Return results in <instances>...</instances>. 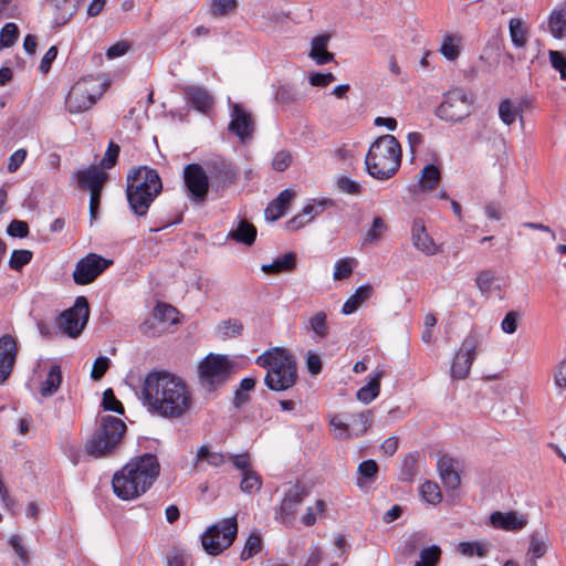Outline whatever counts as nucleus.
Masks as SVG:
<instances>
[{
  "mask_svg": "<svg viewBox=\"0 0 566 566\" xmlns=\"http://www.w3.org/2000/svg\"><path fill=\"white\" fill-rule=\"evenodd\" d=\"M144 402L148 411L176 419L190 410L192 395L181 377L165 369H155L144 378Z\"/></svg>",
  "mask_w": 566,
  "mask_h": 566,
  "instance_id": "obj_1",
  "label": "nucleus"
},
{
  "mask_svg": "<svg viewBox=\"0 0 566 566\" xmlns=\"http://www.w3.org/2000/svg\"><path fill=\"white\" fill-rule=\"evenodd\" d=\"M255 363L266 369L264 384L270 390L285 391L296 384V360L289 349L272 347L259 355Z\"/></svg>",
  "mask_w": 566,
  "mask_h": 566,
  "instance_id": "obj_2",
  "label": "nucleus"
},
{
  "mask_svg": "<svg viewBox=\"0 0 566 566\" xmlns=\"http://www.w3.org/2000/svg\"><path fill=\"white\" fill-rule=\"evenodd\" d=\"M402 149L398 139L389 134L379 136L365 157L367 172L375 179L387 180L400 168Z\"/></svg>",
  "mask_w": 566,
  "mask_h": 566,
  "instance_id": "obj_3",
  "label": "nucleus"
},
{
  "mask_svg": "<svg viewBox=\"0 0 566 566\" xmlns=\"http://www.w3.org/2000/svg\"><path fill=\"white\" fill-rule=\"evenodd\" d=\"M126 432V424L119 418L103 416L95 433L85 444V451L93 458H103L115 452Z\"/></svg>",
  "mask_w": 566,
  "mask_h": 566,
  "instance_id": "obj_4",
  "label": "nucleus"
},
{
  "mask_svg": "<svg viewBox=\"0 0 566 566\" xmlns=\"http://www.w3.org/2000/svg\"><path fill=\"white\" fill-rule=\"evenodd\" d=\"M107 84L93 76L77 81L70 90L65 107L71 114L88 111L106 91Z\"/></svg>",
  "mask_w": 566,
  "mask_h": 566,
  "instance_id": "obj_5",
  "label": "nucleus"
},
{
  "mask_svg": "<svg viewBox=\"0 0 566 566\" xmlns=\"http://www.w3.org/2000/svg\"><path fill=\"white\" fill-rule=\"evenodd\" d=\"M237 534L238 522L235 516L224 518L209 526L202 534V548L209 555H220L232 545Z\"/></svg>",
  "mask_w": 566,
  "mask_h": 566,
  "instance_id": "obj_6",
  "label": "nucleus"
},
{
  "mask_svg": "<svg viewBox=\"0 0 566 566\" xmlns=\"http://www.w3.org/2000/svg\"><path fill=\"white\" fill-rule=\"evenodd\" d=\"M142 482V457L133 458L112 480L114 493L124 501L138 496Z\"/></svg>",
  "mask_w": 566,
  "mask_h": 566,
  "instance_id": "obj_7",
  "label": "nucleus"
},
{
  "mask_svg": "<svg viewBox=\"0 0 566 566\" xmlns=\"http://www.w3.org/2000/svg\"><path fill=\"white\" fill-rule=\"evenodd\" d=\"M371 417L373 415L370 410H366L357 415H334L331 418L329 423L336 432V438H358L369 429L371 423Z\"/></svg>",
  "mask_w": 566,
  "mask_h": 566,
  "instance_id": "obj_8",
  "label": "nucleus"
},
{
  "mask_svg": "<svg viewBox=\"0 0 566 566\" xmlns=\"http://www.w3.org/2000/svg\"><path fill=\"white\" fill-rule=\"evenodd\" d=\"M472 112V99L462 88L449 91L437 109L439 118L447 122H460Z\"/></svg>",
  "mask_w": 566,
  "mask_h": 566,
  "instance_id": "obj_9",
  "label": "nucleus"
},
{
  "mask_svg": "<svg viewBox=\"0 0 566 566\" xmlns=\"http://www.w3.org/2000/svg\"><path fill=\"white\" fill-rule=\"evenodd\" d=\"M180 322V313L175 306L158 303L151 317L144 323V335L151 337L164 335L171 332V327L179 325Z\"/></svg>",
  "mask_w": 566,
  "mask_h": 566,
  "instance_id": "obj_10",
  "label": "nucleus"
},
{
  "mask_svg": "<svg viewBox=\"0 0 566 566\" xmlns=\"http://www.w3.org/2000/svg\"><path fill=\"white\" fill-rule=\"evenodd\" d=\"M90 317L88 302L84 296H77L74 305L61 313L59 326L67 336L77 337Z\"/></svg>",
  "mask_w": 566,
  "mask_h": 566,
  "instance_id": "obj_11",
  "label": "nucleus"
},
{
  "mask_svg": "<svg viewBox=\"0 0 566 566\" xmlns=\"http://www.w3.org/2000/svg\"><path fill=\"white\" fill-rule=\"evenodd\" d=\"M479 344V336L473 333H470L463 339L451 364L450 375L452 379L462 380L469 376Z\"/></svg>",
  "mask_w": 566,
  "mask_h": 566,
  "instance_id": "obj_12",
  "label": "nucleus"
},
{
  "mask_svg": "<svg viewBox=\"0 0 566 566\" xmlns=\"http://www.w3.org/2000/svg\"><path fill=\"white\" fill-rule=\"evenodd\" d=\"M231 361L224 355L209 354L199 364L198 373L201 380L209 385L226 381L231 373Z\"/></svg>",
  "mask_w": 566,
  "mask_h": 566,
  "instance_id": "obj_13",
  "label": "nucleus"
},
{
  "mask_svg": "<svg viewBox=\"0 0 566 566\" xmlns=\"http://www.w3.org/2000/svg\"><path fill=\"white\" fill-rule=\"evenodd\" d=\"M112 263V260H107L95 253H88L76 262L72 274L73 280L77 285L90 284Z\"/></svg>",
  "mask_w": 566,
  "mask_h": 566,
  "instance_id": "obj_14",
  "label": "nucleus"
},
{
  "mask_svg": "<svg viewBox=\"0 0 566 566\" xmlns=\"http://www.w3.org/2000/svg\"><path fill=\"white\" fill-rule=\"evenodd\" d=\"M184 180L190 199L197 203L205 201L209 190V178L198 164H189L184 168Z\"/></svg>",
  "mask_w": 566,
  "mask_h": 566,
  "instance_id": "obj_15",
  "label": "nucleus"
},
{
  "mask_svg": "<svg viewBox=\"0 0 566 566\" xmlns=\"http://www.w3.org/2000/svg\"><path fill=\"white\" fill-rule=\"evenodd\" d=\"M411 242L416 250L427 256H432L442 251L441 245L438 244L433 238L428 233L424 221L416 218L411 226Z\"/></svg>",
  "mask_w": 566,
  "mask_h": 566,
  "instance_id": "obj_16",
  "label": "nucleus"
},
{
  "mask_svg": "<svg viewBox=\"0 0 566 566\" xmlns=\"http://www.w3.org/2000/svg\"><path fill=\"white\" fill-rule=\"evenodd\" d=\"M229 130L241 142L250 139L254 133V120L250 113L238 104L231 106V122Z\"/></svg>",
  "mask_w": 566,
  "mask_h": 566,
  "instance_id": "obj_17",
  "label": "nucleus"
},
{
  "mask_svg": "<svg viewBox=\"0 0 566 566\" xmlns=\"http://www.w3.org/2000/svg\"><path fill=\"white\" fill-rule=\"evenodd\" d=\"M307 494V488L301 483H296L291 486L281 502L277 512V518H280L282 522L290 521L295 515L298 505L303 502Z\"/></svg>",
  "mask_w": 566,
  "mask_h": 566,
  "instance_id": "obj_18",
  "label": "nucleus"
},
{
  "mask_svg": "<svg viewBox=\"0 0 566 566\" xmlns=\"http://www.w3.org/2000/svg\"><path fill=\"white\" fill-rule=\"evenodd\" d=\"M18 354L17 343L11 335L0 337V385L11 375Z\"/></svg>",
  "mask_w": 566,
  "mask_h": 566,
  "instance_id": "obj_19",
  "label": "nucleus"
},
{
  "mask_svg": "<svg viewBox=\"0 0 566 566\" xmlns=\"http://www.w3.org/2000/svg\"><path fill=\"white\" fill-rule=\"evenodd\" d=\"M126 197L132 211L142 216V166H134L126 177Z\"/></svg>",
  "mask_w": 566,
  "mask_h": 566,
  "instance_id": "obj_20",
  "label": "nucleus"
},
{
  "mask_svg": "<svg viewBox=\"0 0 566 566\" xmlns=\"http://www.w3.org/2000/svg\"><path fill=\"white\" fill-rule=\"evenodd\" d=\"M490 524L496 530L506 532H516L524 528L527 525V518L523 514H518L515 511L510 512H493L490 515Z\"/></svg>",
  "mask_w": 566,
  "mask_h": 566,
  "instance_id": "obj_21",
  "label": "nucleus"
},
{
  "mask_svg": "<svg viewBox=\"0 0 566 566\" xmlns=\"http://www.w3.org/2000/svg\"><path fill=\"white\" fill-rule=\"evenodd\" d=\"M333 201L323 199V200H312L310 203H307L303 210L302 213L293 217L287 222V228L290 230H298L302 227H304L306 223L311 222L316 216L322 213L327 206H332Z\"/></svg>",
  "mask_w": 566,
  "mask_h": 566,
  "instance_id": "obj_22",
  "label": "nucleus"
},
{
  "mask_svg": "<svg viewBox=\"0 0 566 566\" xmlns=\"http://www.w3.org/2000/svg\"><path fill=\"white\" fill-rule=\"evenodd\" d=\"M163 190V181L155 169L144 166V214Z\"/></svg>",
  "mask_w": 566,
  "mask_h": 566,
  "instance_id": "obj_23",
  "label": "nucleus"
},
{
  "mask_svg": "<svg viewBox=\"0 0 566 566\" xmlns=\"http://www.w3.org/2000/svg\"><path fill=\"white\" fill-rule=\"evenodd\" d=\"M78 186L83 189L92 191H102L107 179V174L99 168L92 166L87 169L80 170L76 174Z\"/></svg>",
  "mask_w": 566,
  "mask_h": 566,
  "instance_id": "obj_24",
  "label": "nucleus"
},
{
  "mask_svg": "<svg viewBox=\"0 0 566 566\" xmlns=\"http://www.w3.org/2000/svg\"><path fill=\"white\" fill-rule=\"evenodd\" d=\"M295 192L291 189H285L279 193V196L272 200L264 211L265 219L269 221H275L284 216L289 205L294 199Z\"/></svg>",
  "mask_w": 566,
  "mask_h": 566,
  "instance_id": "obj_25",
  "label": "nucleus"
},
{
  "mask_svg": "<svg viewBox=\"0 0 566 566\" xmlns=\"http://www.w3.org/2000/svg\"><path fill=\"white\" fill-rule=\"evenodd\" d=\"M439 476L446 488L455 490L461 483L459 473L454 469V461L448 455H443L438 460Z\"/></svg>",
  "mask_w": 566,
  "mask_h": 566,
  "instance_id": "obj_26",
  "label": "nucleus"
},
{
  "mask_svg": "<svg viewBox=\"0 0 566 566\" xmlns=\"http://www.w3.org/2000/svg\"><path fill=\"white\" fill-rule=\"evenodd\" d=\"M328 41L329 35L323 34L315 36L311 42L310 57L318 65L326 64L334 59V54L327 51Z\"/></svg>",
  "mask_w": 566,
  "mask_h": 566,
  "instance_id": "obj_27",
  "label": "nucleus"
},
{
  "mask_svg": "<svg viewBox=\"0 0 566 566\" xmlns=\"http://www.w3.org/2000/svg\"><path fill=\"white\" fill-rule=\"evenodd\" d=\"M373 295V286L370 284H364L356 289L342 307L344 315L355 313L366 301Z\"/></svg>",
  "mask_w": 566,
  "mask_h": 566,
  "instance_id": "obj_28",
  "label": "nucleus"
},
{
  "mask_svg": "<svg viewBox=\"0 0 566 566\" xmlns=\"http://www.w3.org/2000/svg\"><path fill=\"white\" fill-rule=\"evenodd\" d=\"M384 369H377L371 374L367 385L358 389L356 397L363 403H369L378 397L380 391V381L384 377Z\"/></svg>",
  "mask_w": 566,
  "mask_h": 566,
  "instance_id": "obj_29",
  "label": "nucleus"
},
{
  "mask_svg": "<svg viewBox=\"0 0 566 566\" xmlns=\"http://www.w3.org/2000/svg\"><path fill=\"white\" fill-rule=\"evenodd\" d=\"M256 238V228L245 219L238 222L237 228L228 233V239L245 245H252Z\"/></svg>",
  "mask_w": 566,
  "mask_h": 566,
  "instance_id": "obj_30",
  "label": "nucleus"
},
{
  "mask_svg": "<svg viewBox=\"0 0 566 566\" xmlns=\"http://www.w3.org/2000/svg\"><path fill=\"white\" fill-rule=\"evenodd\" d=\"M296 268V254L287 252L273 262L262 264L261 270L266 274L289 273Z\"/></svg>",
  "mask_w": 566,
  "mask_h": 566,
  "instance_id": "obj_31",
  "label": "nucleus"
},
{
  "mask_svg": "<svg viewBox=\"0 0 566 566\" xmlns=\"http://www.w3.org/2000/svg\"><path fill=\"white\" fill-rule=\"evenodd\" d=\"M440 180V168L433 164L426 165L419 174V188L422 192L432 191Z\"/></svg>",
  "mask_w": 566,
  "mask_h": 566,
  "instance_id": "obj_32",
  "label": "nucleus"
},
{
  "mask_svg": "<svg viewBox=\"0 0 566 566\" xmlns=\"http://www.w3.org/2000/svg\"><path fill=\"white\" fill-rule=\"evenodd\" d=\"M304 328L313 332L315 337L323 339L328 335L327 315L324 311L315 312L311 317L304 321Z\"/></svg>",
  "mask_w": 566,
  "mask_h": 566,
  "instance_id": "obj_33",
  "label": "nucleus"
},
{
  "mask_svg": "<svg viewBox=\"0 0 566 566\" xmlns=\"http://www.w3.org/2000/svg\"><path fill=\"white\" fill-rule=\"evenodd\" d=\"M160 463L156 455L144 453V493L153 486L160 474Z\"/></svg>",
  "mask_w": 566,
  "mask_h": 566,
  "instance_id": "obj_34",
  "label": "nucleus"
},
{
  "mask_svg": "<svg viewBox=\"0 0 566 566\" xmlns=\"http://www.w3.org/2000/svg\"><path fill=\"white\" fill-rule=\"evenodd\" d=\"M226 461L227 458L223 453L212 451L208 446H201L196 454L195 467H199L201 462H207L210 467L219 468Z\"/></svg>",
  "mask_w": 566,
  "mask_h": 566,
  "instance_id": "obj_35",
  "label": "nucleus"
},
{
  "mask_svg": "<svg viewBox=\"0 0 566 566\" xmlns=\"http://www.w3.org/2000/svg\"><path fill=\"white\" fill-rule=\"evenodd\" d=\"M62 382V373L61 368L57 365H53L48 375L45 380L42 382L40 387V394L42 397H50L54 392L57 391Z\"/></svg>",
  "mask_w": 566,
  "mask_h": 566,
  "instance_id": "obj_36",
  "label": "nucleus"
},
{
  "mask_svg": "<svg viewBox=\"0 0 566 566\" xmlns=\"http://www.w3.org/2000/svg\"><path fill=\"white\" fill-rule=\"evenodd\" d=\"M547 546V533L543 530L534 531L530 538L528 554H531L534 559L541 558L546 554Z\"/></svg>",
  "mask_w": 566,
  "mask_h": 566,
  "instance_id": "obj_37",
  "label": "nucleus"
},
{
  "mask_svg": "<svg viewBox=\"0 0 566 566\" xmlns=\"http://www.w3.org/2000/svg\"><path fill=\"white\" fill-rule=\"evenodd\" d=\"M461 36L457 34H447L443 36L439 52L449 61H454L461 52Z\"/></svg>",
  "mask_w": 566,
  "mask_h": 566,
  "instance_id": "obj_38",
  "label": "nucleus"
},
{
  "mask_svg": "<svg viewBox=\"0 0 566 566\" xmlns=\"http://www.w3.org/2000/svg\"><path fill=\"white\" fill-rule=\"evenodd\" d=\"M509 31L514 46L524 48L526 45L528 41V30L521 19H511L509 22Z\"/></svg>",
  "mask_w": 566,
  "mask_h": 566,
  "instance_id": "obj_39",
  "label": "nucleus"
},
{
  "mask_svg": "<svg viewBox=\"0 0 566 566\" xmlns=\"http://www.w3.org/2000/svg\"><path fill=\"white\" fill-rule=\"evenodd\" d=\"M490 543L486 542H460L457 546L458 552L465 557L478 556L483 558L490 551Z\"/></svg>",
  "mask_w": 566,
  "mask_h": 566,
  "instance_id": "obj_40",
  "label": "nucleus"
},
{
  "mask_svg": "<svg viewBox=\"0 0 566 566\" xmlns=\"http://www.w3.org/2000/svg\"><path fill=\"white\" fill-rule=\"evenodd\" d=\"M549 30L554 38H562L566 33V8L552 11L548 21Z\"/></svg>",
  "mask_w": 566,
  "mask_h": 566,
  "instance_id": "obj_41",
  "label": "nucleus"
},
{
  "mask_svg": "<svg viewBox=\"0 0 566 566\" xmlns=\"http://www.w3.org/2000/svg\"><path fill=\"white\" fill-rule=\"evenodd\" d=\"M187 94L191 104L200 112H206L212 105V97L201 87H189Z\"/></svg>",
  "mask_w": 566,
  "mask_h": 566,
  "instance_id": "obj_42",
  "label": "nucleus"
},
{
  "mask_svg": "<svg viewBox=\"0 0 566 566\" xmlns=\"http://www.w3.org/2000/svg\"><path fill=\"white\" fill-rule=\"evenodd\" d=\"M442 556V549L438 545H431L420 551L419 560L413 566H438Z\"/></svg>",
  "mask_w": 566,
  "mask_h": 566,
  "instance_id": "obj_43",
  "label": "nucleus"
},
{
  "mask_svg": "<svg viewBox=\"0 0 566 566\" xmlns=\"http://www.w3.org/2000/svg\"><path fill=\"white\" fill-rule=\"evenodd\" d=\"M217 331L222 338L237 337L241 335L243 325L239 319H226L218 324Z\"/></svg>",
  "mask_w": 566,
  "mask_h": 566,
  "instance_id": "obj_44",
  "label": "nucleus"
},
{
  "mask_svg": "<svg viewBox=\"0 0 566 566\" xmlns=\"http://www.w3.org/2000/svg\"><path fill=\"white\" fill-rule=\"evenodd\" d=\"M356 264L357 261L354 258H343L336 261L333 273L334 280L339 281L348 279L352 275Z\"/></svg>",
  "mask_w": 566,
  "mask_h": 566,
  "instance_id": "obj_45",
  "label": "nucleus"
},
{
  "mask_svg": "<svg viewBox=\"0 0 566 566\" xmlns=\"http://www.w3.org/2000/svg\"><path fill=\"white\" fill-rule=\"evenodd\" d=\"M262 486L261 476L253 470L242 474L240 489L242 492L251 494L259 491Z\"/></svg>",
  "mask_w": 566,
  "mask_h": 566,
  "instance_id": "obj_46",
  "label": "nucleus"
},
{
  "mask_svg": "<svg viewBox=\"0 0 566 566\" xmlns=\"http://www.w3.org/2000/svg\"><path fill=\"white\" fill-rule=\"evenodd\" d=\"M420 493L422 499L429 504H438L442 500L439 485L436 482L427 481L421 484Z\"/></svg>",
  "mask_w": 566,
  "mask_h": 566,
  "instance_id": "obj_47",
  "label": "nucleus"
},
{
  "mask_svg": "<svg viewBox=\"0 0 566 566\" xmlns=\"http://www.w3.org/2000/svg\"><path fill=\"white\" fill-rule=\"evenodd\" d=\"M386 224L382 218L375 217L370 229L366 232L363 244H373L378 242L386 231Z\"/></svg>",
  "mask_w": 566,
  "mask_h": 566,
  "instance_id": "obj_48",
  "label": "nucleus"
},
{
  "mask_svg": "<svg viewBox=\"0 0 566 566\" xmlns=\"http://www.w3.org/2000/svg\"><path fill=\"white\" fill-rule=\"evenodd\" d=\"M261 548H262V538L260 537V535L252 533L248 537V539L243 546V549L240 555V559L241 560L250 559L251 557L256 555L261 551Z\"/></svg>",
  "mask_w": 566,
  "mask_h": 566,
  "instance_id": "obj_49",
  "label": "nucleus"
},
{
  "mask_svg": "<svg viewBox=\"0 0 566 566\" xmlns=\"http://www.w3.org/2000/svg\"><path fill=\"white\" fill-rule=\"evenodd\" d=\"M19 36V29L15 23H6L0 30V50L12 46Z\"/></svg>",
  "mask_w": 566,
  "mask_h": 566,
  "instance_id": "obj_50",
  "label": "nucleus"
},
{
  "mask_svg": "<svg viewBox=\"0 0 566 566\" xmlns=\"http://www.w3.org/2000/svg\"><path fill=\"white\" fill-rule=\"evenodd\" d=\"M102 407L106 411L124 415L123 403L115 397L114 391L111 388L103 392Z\"/></svg>",
  "mask_w": 566,
  "mask_h": 566,
  "instance_id": "obj_51",
  "label": "nucleus"
},
{
  "mask_svg": "<svg viewBox=\"0 0 566 566\" xmlns=\"http://www.w3.org/2000/svg\"><path fill=\"white\" fill-rule=\"evenodd\" d=\"M517 114L518 109L510 99H504L500 103L499 116L505 125H512L515 122Z\"/></svg>",
  "mask_w": 566,
  "mask_h": 566,
  "instance_id": "obj_52",
  "label": "nucleus"
},
{
  "mask_svg": "<svg viewBox=\"0 0 566 566\" xmlns=\"http://www.w3.org/2000/svg\"><path fill=\"white\" fill-rule=\"evenodd\" d=\"M32 259V252L29 250H14L10 256L9 265L11 269L19 271L27 265Z\"/></svg>",
  "mask_w": 566,
  "mask_h": 566,
  "instance_id": "obj_53",
  "label": "nucleus"
},
{
  "mask_svg": "<svg viewBox=\"0 0 566 566\" xmlns=\"http://www.w3.org/2000/svg\"><path fill=\"white\" fill-rule=\"evenodd\" d=\"M237 8V0H212L210 11L216 17H223Z\"/></svg>",
  "mask_w": 566,
  "mask_h": 566,
  "instance_id": "obj_54",
  "label": "nucleus"
},
{
  "mask_svg": "<svg viewBox=\"0 0 566 566\" xmlns=\"http://www.w3.org/2000/svg\"><path fill=\"white\" fill-rule=\"evenodd\" d=\"M494 282L495 275L494 272L491 270H484L480 272L475 279V284L483 294H488L491 292Z\"/></svg>",
  "mask_w": 566,
  "mask_h": 566,
  "instance_id": "obj_55",
  "label": "nucleus"
},
{
  "mask_svg": "<svg viewBox=\"0 0 566 566\" xmlns=\"http://www.w3.org/2000/svg\"><path fill=\"white\" fill-rule=\"evenodd\" d=\"M56 9L63 11V22L67 21L77 11L81 0H53Z\"/></svg>",
  "mask_w": 566,
  "mask_h": 566,
  "instance_id": "obj_56",
  "label": "nucleus"
},
{
  "mask_svg": "<svg viewBox=\"0 0 566 566\" xmlns=\"http://www.w3.org/2000/svg\"><path fill=\"white\" fill-rule=\"evenodd\" d=\"M111 366V359L106 356H99L93 363L91 378L95 381L101 380Z\"/></svg>",
  "mask_w": 566,
  "mask_h": 566,
  "instance_id": "obj_57",
  "label": "nucleus"
},
{
  "mask_svg": "<svg viewBox=\"0 0 566 566\" xmlns=\"http://www.w3.org/2000/svg\"><path fill=\"white\" fill-rule=\"evenodd\" d=\"M189 555L179 548H172L167 555V566H187Z\"/></svg>",
  "mask_w": 566,
  "mask_h": 566,
  "instance_id": "obj_58",
  "label": "nucleus"
},
{
  "mask_svg": "<svg viewBox=\"0 0 566 566\" xmlns=\"http://www.w3.org/2000/svg\"><path fill=\"white\" fill-rule=\"evenodd\" d=\"M292 156L287 150L277 151L272 160V167L276 171H284L291 164Z\"/></svg>",
  "mask_w": 566,
  "mask_h": 566,
  "instance_id": "obj_59",
  "label": "nucleus"
},
{
  "mask_svg": "<svg viewBox=\"0 0 566 566\" xmlns=\"http://www.w3.org/2000/svg\"><path fill=\"white\" fill-rule=\"evenodd\" d=\"M7 232L10 237L25 238L29 233V226L25 221L12 220L8 226Z\"/></svg>",
  "mask_w": 566,
  "mask_h": 566,
  "instance_id": "obj_60",
  "label": "nucleus"
},
{
  "mask_svg": "<svg viewBox=\"0 0 566 566\" xmlns=\"http://www.w3.org/2000/svg\"><path fill=\"white\" fill-rule=\"evenodd\" d=\"M378 472V464L375 460H365L358 465V473L361 478L374 480Z\"/></svg>",
  "mask_w": 566,
  "mask_h": 566,
  "instance_id": "obj_61",
  "label": "nucleus"
},
{
  "mask_svg": "<svg viewBox=\"0 0 566 566\" xmlns=\"http://www.w3.org/2000/svg\"><path fill=\"white\" fill-rule=\"evenodd\" d=\"M118 154H119V146L117 144L111 142L104 157L101 160V165L104 168H112L117 161Z\"/></svg>",
  "mask_w": 566,
  "mask_h": 566,
  "instance_id": "obj_62",
  "label": "nucleus"
},
{
  "mask_svg": "<svg viewBox=\"0 0 566 566\" xmlns=\"http://www.w3.org/2000/svg\"><path fill=\"white\" fill-rule=\"evenodd\" d=\"M552 66L560 73L562 78H566V57L559 51H549Z\"/></svg>",
  "mask_w": 566,
  "mask_h": 566,
  "instance_id": "obj_63",
  "label": "nucleus"
},
{
  "mask_svg": "<svg viewBox=\"0 0 566 566\" xmlns=\"http://www.w3.org/2000/svg\"><path fill=\"white\" fill-rule=\"evenodd\" d=\"M338 188L349 195H357L360 192V185L348 177H339L337 180Z\"/></svg>",
  "mask_w": 566,
  "mask_h": 566,
  "instance_id": "obj_64",
  "label": "nucleus"
}]
</instances>
